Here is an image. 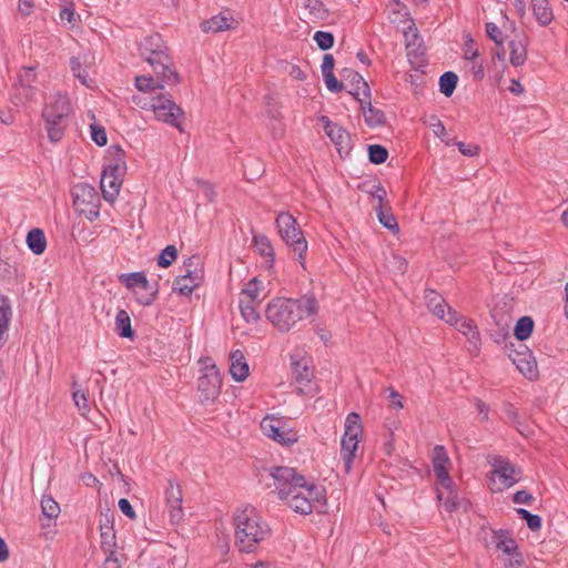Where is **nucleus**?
I'll return each instance as SVG.
<instances>
[{"label":"nucleus","instance_id":"f257e3e1","mask_svg":"<svg viewBox=\"0 0 568 568\" xmlns=\"http://www.w3.org/2000/svg\"><path fill=\"white\" fill-rule=\"evenodd\" d=\"M278 497L297 514L308 515L315 504L324 499V489L315 484H307L304 476L294 468L280 466L271 470Z\"/></svg>","mask_w":568,"mask_h":568},{"label":"nucleus","instance_id":"f03ea898","mask_svg":"<svg viewBox=\"0 0 568 568\" xmlns=\"http://www.w3.org/2000/svg\"><path fill=\"white\" fill-rule=\"evenodd\" d=\"M317 312V302L312 295L300 298L275 297L265 308V317L281 333L290 332L298 322Z\"/></svg>","mask_w":568,"mask_h":568},{"label":"nucleus","instance_id":"7ed1b4c3","mask_svg":"<svg viewBox=\"0 0 568 568\" xmlns=\"http://www.w3.org/2000/svg\"><path fill=\"white\" fill-rule=\"evenodd\" d=\"M235 545L242 552H253L270 535L268 525L261 518L255 507L246 505L233 516Z\"/></svg>","mask_w":568,"mask_h":568},{"label":"nucleus","instance_id":"20e7f679","mask_svg":"<svg viewBox=\"0 0 568 568\" xmlns=\"http://www.w3.org/2000/svg\"><path fill=\"white\" fill-rule=\"evenodd\" d=\"M141 57L152 67L153 70L160 68V74H165V70L173 69L172 58L168 53V48L159 33L145 37L139 44Z\"/></svg>","mask_w":568,"mask_h":568},{"label":"nucleus","instance_id":"39448f33","mask_svg":"<svg viewBox=\"0 0 568 568\" xmlns=\"http://www.w3.org/2000/svg\"><path fill=\"white\" fill-rule=\"evenodd\" d=\"M275 224L281 239L293 248L298 260H303L307 252V242L295 217L287 212H282L277 215Z\"/></svg>","mask_w":568,"mask_h":568},{"label":"nucleus","instance_id":"423d86ee","mask_svg":"<svg viewBox=\"0 0 568 568\" xmlns=\"http://www.w3.org/2000/svg\"><path fill=\"white\" fill-rule=\"evenodd\" d=\"M344 435L341 442V456L345 466L346 473L352 468L355 452L357 450L359 438L363 433L361 416L352 412L346 416L344 424Z\"/></svg>","mask_w":568,"mask_h":568},{"label":"nucleus","instance_id":"0eeeda50","mask_svg":"<svg viewBox=\"0 0 568 568\" xmlns=\"http://www.w3.org/2000/svg\"><path fill=\"white\" fill-rule=\"evenodd\" d=\"M150 108L156 120L162 121L183 132L182 122L184 121V111L175 103L171 95L162 92L151 98Z\"/></svg>","mask_w":568,"mask_h":568},{"label":"nucleus","instance_id":"6e6552de","mask_svg":"<svg viewBox=\"0 0 568 568\" xmlns=\"http://www.w3.org/2000/svg\"><path fill=\"white\" fill-rule=\"evenodd\" d=\"M73 205L75 210L89 221H95L100 215V195L97 190L87 184L79 183L72 190Z\"/></svg>","mask_w":568,"mask_h":568},{"label":"nucleus","instance_id":"1a4fd4ad","mask_svg":"<svg viewBox=\"0 0 568 568\" xmlns=\"http://www.w3.org/2000/svg\"><path fill=\"white\" fill-rule=\"evenodd\" d=\"M203 363L202 375L199 377L197 390L202 403L214 402L220 393L222 378L220 372L211 358L201 361Z\"/></svg>","mask_w":568,"mask_h":568},{"label":"nucleus","instance_id":"9d476101","mask_svg":"<svg viewBox=\"0 0 568 568\" xmlns=\"http://www.w3.org/2000/svg\"><path fill=\"white\" fill-rule=\"evenodd\" d=\"M128 288H138L135 300L140 305L150 306L158 297L159 283H150L143 272H134L121 276Z\"/></svg>","mask_w":568,"mask_h":568},{"label":"nucleus","instance_id":"9b49d317","mask_svg":"<svg viewBox=\"0 0 568 568\" xmlns=\"http://www.w3.org/2000/svg\"><path fill=\"white\" fill-rule=\"evenodd\" d=\"M155 77L151 75H136L135 88L144 93H155L158 90H163L166 85L173 87L180 83V75L174 69L165 70V74H160V68L153 70Z\"/></svg>","mask_w":568,"mask_h":568},{"label":"nucleus","instance_id":"f8f14e48","mask_svg":"<svg viewBox=\"0 0 568 568\" xmlns=\"http://www.w3.org/2000/svg\"><path fill=\"white\" fill-rule=\"evenodd\" d=\"M491 542L495 545V548L504 555V564L513 561L518 564V560L524 558L523 554L518 549L516 540L511 537L508 530H493Z\"/></svg>","mask_w":568,"mask_h":568},{"label":"nucleus","instance_id":"ddd939ff","mask_svg":"<svg viewBox=\"0 0 568 568\" xmlns=\"http://www.w3.org/2000/svg\"><path fill=\"white\" fill-rule=\"evenodd\" d=\"M425 302L427 305V308L436 315L438 318L444 320L446 323L453 325L457 324L458 322V314L455 312L434 290H426L425 291Z\"/></svg>","mask_w":568,"mask_h":568},{"label":"nucleus","instance_id":"4468645a","mask_svg":"<svg viewBox=\"0 0 568 568\" xmlns=\"http://www.w3.org/2000/svg\"><path fill=\"white\" fill-rule=\"evenodd\" d=\"M165 503L169 508L170 520L172 524H179L183 517V494L181 485L175 479L168 480V487L165 488Z\"/></svg>","mask_w":568,"mask_h":568},{"label":"nucleus","instance_id":"2eb2a0df","mask_svg":"<svg viewBox=\"0 0 568 568\" xmlns=\"http://www.w3.org/2000/svg\"><path fill=\"white\" fill-rule=\"evenodd\" d=\"M511 344L508 353L509 358L516 365L517 369L528 379H534L538 375L536 361L531 356V352L525 346L519 345L523 351L513 349Z\"/></svg>","mask_w":568,"mask_h":568},{"label":"nucleus","instance_id":"dca6fc26","mask_svg":"<svg viewBox=\"0 0 568 568\" xmlns=\"http://www.w3.org/2000/svg\"><path fill=\"white\" fill-rule=\"evenodd\" d=\"M261 429L265 436L282 445L290 446L297 440L292 432L282 428V420L273 416H266L262 419Z\"/></svg>","mask_w":568,"mask_h":568},{"label":"nucleus","instance_id":"f3484780","mask_svg":"<svg viewBox=\"0 0 568 568\" xmlns=\"http://www.w3.org/2000/svg\"><path fill=\"white\" fill-rule=\"evenodd\" d=\"M449 465L450 459L445 447L437 445L434 449L433 467L436 479L444 488H450L453 486V479L448 473Z\"/></svg>","mask_w":568,"mask_h":568},{"label":"nucleus","instance_id":"a211bd4d","mask_svg":"<svg viewBox=\"0 0 568 568\" xmlns=\"http://www.w3.org/2000/svg\"><path fill=\"white\" fill-rule=\"evenodd\" d=\"M103 171H110L118 176H124L126 172L125 153L119 145H111L103 165Z\"/></svg>","mask_w":568,"mask_h":568},{"label":"nucleus","instance_id":"6ab92c4d","mask_svg":"<svg viewBox=\"0 0 568 568\" xmlns=\"http://www.w3.org/2000/svg\"><path fill=\"white\" fill-rule=\"evenodd\" d=\"M236 21L230 11H222L201 23L203 32H222L235 28Z\"/></svg>","mask_w":568,"mask_h":568},{"label":"nucleus","instance_id":"aec40b11","mask_svg":"<svg viewBox=\"0 0 568 568\" xmlns=\"http://www.w3.org/2000/svg\"><path fill=\"white\" fill-rule=\"evenodd\" d=\"M70 114V101L65 94L58 93L42 111V116L54 119H68Z\"/></svg>","mask_w":568,"mask_h":568},{"label":"nucleus","instance_id":"412c9836","mask_svg":"<svg viewBox=\"0 0 568 568\" xmlns=\"http://www.w3.org/2000/svg\"><path fill=\"white\" fill-rule=\"evenodd\" d=\"M123 182V176H118L110 171H102L101 176V191L105 201L112 203L119 195L120 187Z\"/></svg>","mask_w":568,"mask_h":568},{"label":"nucleus","instance_id":"4be33fe9","mask_svg":"<svg viewBox=\"0 0 568 568\" xmlns=\"http://www.w3.org/2000/svg\"><path fill=\"white\" fill-rule=\"evenodd\" d=\"M494 474L498 476L505 488L515 485L521 476V471L509 462H499L494 465Z\"/></svg>","mask_w":568,"mask_h":568},{"label":"nucleus","instance_id":"5701e85b","mask_svg":"<svg viewBox=\"0 0 568 568\" xmlns=\"http://www.w3.org/2000/svg\"><path fill=\"white\" fill-rule=\"evenodd\" d=\"M230 374L236 382H243L248 376L250 369L242 351L236 349L230 354Z\"/></svg>","mask_w":568,"mask_h":568},{"label":"nucleus","instance_id":"b1692460","mask_svg":"<svg viewBox=\"0 0 568 568\" xmlns=\"http://www.w3.org/2000/svg\"><path fill=\"white\" fill-rule=\"evenodd\" d=\"M532 14L540 27L549 26L555 16L549 0H530Z\"/></svg>","mask_w":568,"mask_h":568},{"label":"nucleus","instance_id":"393cba45","mask_svg":"<svg viewBox=\"0 0 568 568\" xmlns=\"http://www.w3.org/2000/svg\"><path fill=\"white\" fill-rule=\"evenodd\" d=\"M361 103L365 123L371 126H379L385 123V115L383 111L372 105L371 97L364 99H357Z\"/></svg>","mask_w":568,"mask_h":568},{"label":"nucleus","instance_id":"a878e982","mask_svg":"<svg viewBox=\"0 0 568 568\" xmlns=\"http://www.w3.org/2000/svg\"><path fill=\"white\" fill-rule=\"evenodd\" d=\"M293 375L295 378V382L301 386L302 392L310 393L312 392V377L313 372L310 369V367L302 362H295L293 364Z\"/></svg>","mask_w":568,"mask_h":568},{"label":"nucleus","instance_id":"bb28decb","mask_svg":"<svg viewBox=\"0 0 568 568\" xmlns=\"http://www.w3.org/2000/svg\"><path fill=\"white\" fill-rule=\"evenodd\" d=\"M325 122V132L332 142L338 148H344L349 141V134L338 124L331 122L326 116H323Z\"/></svg>","mask_w":568,"mask_h":568},{"label":"nucleus","instance_id":"cd10ccee","mask_svg":"<svg viewBox=\"0 0 568 568\" xmlns=\"http://www.w3.org/2000/svg\"><path fill=\"white\" fill-rule=\"evenodd\" d=\"M11 317L10 301L7 296L0 295V346L7 341Z\"/></svg>","mask_w":568,"mask_h":568},{"label":"nucleus","instance_id":"c85d7f7f","mask_svg":"<svg viewBox=\"0 0 568 568\" xmlns=\"http://www.w3.org/2000/svg\"><path fill=\"white\" fill-rule=\"evenodd\" d=\"M180 277L191 280L197 284H201L204 271L200 263L199 256H191L189 257L183 265V273L179 275Z\"/></svg>","mask_w":568,"mask_h":568},{"label":"nucleus","instance_id":"c756f323","mask_svg":"<svg viewBox=\"0 0 568 568\" xmlns=\"http://www.w3.org/2000/svg\"><path fill=\"white\" fill-rule=\"evenodd\" d=\"M457 329L467 337L474 348H478L480 335L474 321L458 316Z\"/></svg>","mask_w":568,"mask_h":568},{"label":"nucleus","instance_id":"7c9ffc66","mask_svg":"<svg viewBox=\"0 0 568 568\" xmlns=\"http://www.w3.org/2000/svg\"><path fill=\"white\" fill-rule=\"evenodd\" d=\"M45 123V130L48 133V138L52 142H59L63 135L64 130L67 128L68 119H54L50 116H42Z\"/></svg>","mask_w":568,"mask_h":568},{"label":"nucleus","instance_id":"2f4dec72","mask_svg":"<svg viewBox=\"0 0 568 568\" xmlns=\"http://www.w3.org/2000/svg\"><path fill=\"white\" fill-rule=\"evenodd\" d=\"M27 244L29 250L36 254L40 255L45 251L47 240L44 232L41 229H32L27 234Z\"/></svg>","mask_w":568,"mask_h":568},{"label":"nucleus","instance_id":"473e14b6","mask_svg":"<svg viewBox=\"0 0 568 568\" xmlns=\"http://www.w3.org/2000/svg\"><path fill=\"white\" fill-rule=\"evenodd\" d=\"M510 49V63L514 67H520L525 63L527 59V43L525 40H510L509 43Z\"/></svg>","mask_w":568,"mask_h":568},{"label":"nucleus","instance_id":"72a5a7b5","mask_svg":"<svg viewBox=\"0 0 568 568\" xmlns=\"http://www.w3.org/2000/svg\"><path fill=\"white\" fill-rule=\"evenodd\" d=\"M115 331L123 338H133L134 331L131 326V318L126 311L120 310L115 316Z\"/></svg>","mask_w":568,"mask_h":568},{"label":"nucleus","instance_id":"f704fd0d","mask_svg":"<svg viewBox=\"0 0 568 568\" xmlns=\"http://www.w3.org/2000/svg\"><path fill=\"white\" fill-rule=\"evenodd\" d=\"M534 320L530 316L520 317L514 328V335L518 342H524L530 337L534 331Z\"/></svg>","mask_w":568,"mask_h":568},{"label":"nucleus","instance_id":"c9c22d12","mask_svg":"<svg viewBox=\"0 0 568 568\" xmlns=\"http://www.w3.org/2000/svg\"><path fill=\"white\" fill-rule=\"evenodd\" d=\"M258 304L257 302L245 301L243 297H240L239 307L245 322L256 323L260 320Z\"/></svg>","mask_w":568,"mask_h":568},{"label":"nucleus","instance_id":"e433bc0d","mask_svg":"<svg viewBox=\"0 0 568 568\" xmlns=\"http://www.w3.org/2000/svg\"><path fill=\"white\" fill-rule=\"evenodd\" d=\"M344 72L347 73L348 78H351L352 83L356 84V88L349 91V93L354 95L356 100L358 99L359 90H363V94L365 98L371 97L369 87L358 72L348 69H345Z\"/></svg>","mask_w":568,"mask_h":568},{"label":"nucleus","instance_id":"4c0bfd02","mask_svg":"<svg viewBox=\"0 0 568 568\" xmlns=\"http://www.w3.org/2000/svg\"><path fill=\"white\" fill-rule=\"evenodd\" d=\"M375 211L379 223L385 229L390 231H398V224L396 222L395 216L390 212V207H388L387 205H377L375 206Z\"/></svg>","mask_w":568,"mask_h":568},{"label":"nucleus","instance_id":"58836bf2","mask_svg":"<svg viewBox=\"0 0 568 568\" xmlns=\"http://www.w3.org/2000/svg\"><path fill=\"white\" fill-rule=\"evenodd\" d=\"M100 530H101V539L102 546L108 545L109 547L114 546V532H113V516H109L108 514L104 516V519L100 520Z\"/></svg>","mask_w":568,"mask_h":568},{"label":"nucleus","instance_id":"ea45409f","mask_svg":"<svg viewBox=\"0 0 568 568\" xmlns=\"http://www.w3.org/2000/svg\"><path fill=\"white\" fill-rule=\"evenodd\" d=\"M262 290V282L256 277L250 280L241 292V297L245 301L261 303L260 293Z\"/></svg>","mask_w":568,"mask_h":568},{"label":"nucleus","instance_id":"a19ab883","mask_svg":"<svg viewBox=\"0 0 568 568\" xmlns=\"http://www.w3.org/2000/svg\"><path fill=\"white\" fill-rule=\"evenodd\" d=\"M458 82V77L452 71L443 73L439 78V91L445 97H452Z\"/></svg>","mask_w":568,"mask_h":568},{"label":"nucleus","instance_id":"79ce46f5","mask_svg":"<svg viewBox=\"0 0 568 568\" xmlns=\"http://www.w3.org/2000/svg\"><path fill=\"white\" fill-rule=\"evenodd\" d=\"M253 242L261 255L270 257L271 262H274V250L267 236L255 234Z\"/></svg>","mask_w":568,"mask_h":568},{"label":"nucleus","instance_id":"37998d69","mask_svg":"<svg viewBox=\"0 0 568 568\" xmlns=\"http://www.w3.org/2000/svg\"><path fill=\"white\" fill-rule=\"evenodd\" d=\"M405 37L407 40L406 49L408 59L413 61V59L418 60L422 58L424 55V51L420 49V45H418L416 49H413L415 41L418 40L416 29L412 30V28H409V31L405 33Z\"/></svg>","mask_w":568,"mask_h":568},{"label":"nucleus","instance_id":"c03bdc74","mask_svg":"<svg viewBox=\"0 0 568 568\" xmlns=\"http://www.w3.org/2000/svg\"><path fill=\"white\" fill-rule=\"evenodd\" d=\"M200 284L191 281V280H186V278H183V277H180L178 276L174 281H173V285H172V290L174 292H178L180 295H183V296H190L193 291L199 286Z\"/></svg>","mask_w":568,"mask_h":568},{"label":"nucleus","instance_id":"a18cd8bd","mask_svg":"<svg viewBox=\"0 0 568 568\" xmlns=\"http://www.w3.org/2000/svg\"><path fill=\"white\" fill-rule=\"evenodd\" d=\"M70 68L75 78L79 79V81L85 85L90 87L92 80L89 77V73L82 68L81 61L77 57H72L70 59Z\"/></svg>","mask_w":568,"mask_h":568},{"label":"nucleus","instance_id":"49530a36","mask_svg":"<svg viewBox=\"0 0 568 568\" xmlns=\"http://www.w3.org/2000/svg\"><path fill=\"white\" fill-rule=\"evenodd\" d=\"M41 509L42 514L49 519L57 518L60 514V506L51 496L42 497Z\"/></svg>","mask_w":568,"mask_h":568},{"label":"nucleus","instance_id":"de8ad7c7","mask_svg":"<svg viewBox=\"0 0 568 568\" xmlns=\"http://www.w3.org/2000/svg\"><path fill=\"white\" fill-rule=\"evenodd\" d=\"M388 158V151L381 144L368 145V159L374 164H382L386 162Z\"/></svg>","mask_w":568,"mask_h":568},{"label":"nucleus","instance_id":"09e8293b","mask_svg":"<svg viewBox=\"0 0 568 568\" xmlns=\"http://www.w3.org/2000/svg\"><path fill=\"white\" fill-rule=\"evenodd\" d=\"M34 92L36 91L33 87L20 85L16 83V93L13 95L14 103L17 105L27 103L28 101L32 100Z\"/></svg>","mask_w":568,"mask_h":568},{"label":"nucleus","instance_id":"8fccbe9b","mask_svg":"<svg viewBox=\"0 0 568 568\" xmlns=\"http://www.w3.org/2000/svg\"><path fill=\"white\" fill-rule=\"evenodd\" d=\"M72 387H73L72 397H73L74 404L78 407V409L81 410L82 415H84L87 412L90 410L88 395L84 390L75 388L77 383H73Z\"/></svg>","mask_w":568,"mask_h":568},{"label":"nucleus","instance_id":"3c124183","mask_svg":"<svg viewBox=\"0 0 568 568\" xmlns=\"http://www.w3.org/2000/svg\"><path fill=\"white\" fill-rule=\"evenodd\" d=\"M178 256V250L174 245H168L158 256V265L169 267Z\"/></svg>","mask_w":568,"mask_h":568},{"label":"nucleus","instance_id":"603ef678","mask_svg":"<svg viewBox=\"0 0 568 568\" xmlns=\"http://www.w3.org/2000/svg\"><path fill=\"white\" fill-rule=\"evenodd\" d=\"M516 511L521 519L526 520V524L530 530L536 531L541 528L540 516L531 514L530 511H528L524 508H517Z\"/></svg>","mask_w":568,"mask_h":568},{"label":"nucleus","instance_id":"864d4df0","mask_svg":"<svg viewBox=\"0 0 568 568\" xmlns=\"http://www.w3.org/2000/svg\"><path fill=\"white\" fill-rule=\"evenodd\" d=\"M313 39L323 51L329 50L334 45V36L332 32L316 31Z\"/></svg>","mask_w":568,"mask_h":568},{"label":"nucleus","instance_id":"5fc2aeb1","mask_svg":"<svg viewBox=\"0 0 568 568\" xmlns=\"http://www.w3.org/2000/svg\"><path fill=\"white\" fill-rule=\"evenodd\" d=\"M36 78V67H23L19 72L17 83L20 85L32 87Z\"/></svg>","mask_w":568,"mask_h":568},{"label":"nucleus","instance_id":"6e6d98bb","mask_svg":"<svg viewBox=\"0 0 568 568\" xmlns=\"http://www.w3.org/2000/svg\"><path fill=\"white\" fill-rule=\"evenodd\" d=\"M486 34L489 39H491L496 45H501L504 42L503 32L498 28V26L494 22L486 23Z\"/></svg>","mask_w":568,"mask_h":568},{"label":"nucleus","instance_id":"4d7b16f0","mask_svg":"<svg viewBox=\"0 0 568 568\" xmlns=\"http://www.w3.org/2000/svg\"><path fill=\"white\" fill-rule=\"evenodd\" d=\"M323 79L327 90L331 91L332 93H339L344 89V84L341 81H338V79L335 77L333 72L324 74Z\"/></svg>","mask_w":568,"mask_h":568},{"label":"nucleus","instance_id":"13d9d810","mask_svg":"<svg viewBox=\"0 0 568 568\" xmlns=\"http://www.w3.org/2000/svg\"><path fill=\"white\" fill-rule=\"evenodd\" d=\"M91 139L99 145L103 146L108 142L106 133L103 126L99 124L91 125Z\"/></svg>","mask_w":568,"mask_h":568},{"label":"nucleus","instance_id":"bf43d9fd","mask_svg":"<svg viewBox=\"0 0 568 568\" xmlns=\"http://www.w3.org/2000/svg\"><path fill=\"white\" fill-rule=\"evenodd\" d=\"M385 393L387 394L386 398L389 402V407L395 409L403 408L402 396L396 389L388 387L385 389Z\"/></svg>","mask_w":568,"mask_h":568},{"label":"nucleus","instance_id":"052dcab7","mask_svg":"<svg viewBox=\"0 0 568 568\" xmlns=\"http://www.w3.org/2000/svg\"><path fill=\"white\" fill-rule=\"evenodd\" d=\"M448 490V496L444 503L445 509L449 513L456 510L459 506V500L457 494L454 490V485L450 488H446Z\"/></svg>","mask_w":568,"mask_h":568},{"label":"nucleus","instance_id":"680f3d73","mask_svg":"<svg viewBox=\"0 0 568 568\" xmlns=\"http://www.w3.org/2000/svg\"><path fill=\"white\" fill-rule=\"evenodd\" d=\"M368 193L373 199L378 201V205H385L384 201L387 196V193L381 183L375 184L373 189L368 191Z\"/></svg>","mask_w":568,"mask_h":568},{"label":"nucleus","instance_id":"e2e57ef3","mask_svg":"<svg viewBox=\"0 0 568 568\" xmlns=\"http://www.w3.org/2000/svg\"><path fill=\"white\" fill-rule=\"evenodd\" d=\"M428 124L429 126L433 128V132L442 138L446 134V129H445V125L443 124V122L435 115H432L429 121H428Z\"/></svg>","mask_w":568,"mask_h":568},{"label":"nucleus","instance_id":"0e129e2a","mask_svg":"<svg viewBox=\"0 0 568 568\" xmlns=\"http://www.w3.org/2000/svg\"><path fill=\"white\" fill-rule=\"evenodd\" d=\"M72 6H73V2L71 4L61 6L62 9L60 11V19L62 21H68L69 23H72L75 21V12L71 8Z\"/></svg>","mask_w":568,"mask_h":568},{"label":"nucleus","instance_id":"69168bd1","mask_svg":"<svg viewBox=\"0 0 568 568\" xmlns=\"http://www.w3.org/2000/svg\"><path fill=\"white\" fill-rule=\"evenodd\" d=\"M119 508L120 510L128 516L130 519H135L136 515L135 511L131 505V503L126 498H121L119 500Z\"/></svg>","mask_w":568,"mask_h":568},{"label":"nucleus","instance_id":"338daca9","mask_svg":"<svg viewBox=\"0 0 568 568\" xmlns=\"http://www.w3.org/2000/svg\"><path fill=\"white\" fill-rule=\"evenodd\" d=\"M458 150L462 154L467 156H474L478 153L479 148L476 144H466L464 142H456Z\"/></svg>","mask_w":568,"mask_h":568},{"label":"nucleus","instance_id":"774afa93","mask_svg":"<svg viewBox=\"0 0 568 568\" xmlns=\"http://www.w3.org/2000/svg\"><path fill=\"white\" fill-rule=\"evenodd\" d=\"M534 497L527 490H518L513 497L515 504H530Z\"/></svg>","mask_w":568,"mask_h":568}]
</instances>
